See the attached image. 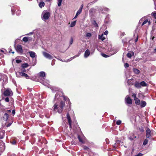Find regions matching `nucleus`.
Here are the masks:
<instances>
[{
	"label": "nucleus",
	"mask_w": 156,
	"mask_h": 156,
	"mask_svg": "<svg viewBox=\"0 0 156 156\" xmlns=\"http://www.w3.org/2000/svg\"><path fill=\"white\" fill-rule=\"evenodd\" d=\"M50 16V12L46 11H43L42 13L41 18L43 20H45L48 19Z\"/></svg>",
	"instance_id": "2"
},
{
	"label": "nucleus",
	"mask_w": 156,
	"mask_h": 156,
	"mask_svg": "<svg viewBox=\"0 0 156 156\" xmlns=\"http://www.w3.org/2000/svg\"><path fill=\"white\" fill-rule=\"evenodd\" d=\"M95 50V48H94L93 49H92L91 50V54H93Z\"/></svg>",
	"instance_id": "43"
},
{
	"label": "nucleus",
	"mask_w": 156,
	"mask_h": 156,
	"mask_svg": "<svg viewBox=\"0 0 156 156\" xmlns=\"http://www.w3.org/2000/svg\"><path fill=\"white\" fill-rule=\"evenodd\" d=\"M12 143L13 144H16V142L15 141H13V142H12Z\"/></svg>",
	"instance_id": "51"
},
{
	"label": "nucleus",
	"mask_w": 156,
	"mask_h": 156,
	"mask_svg": "<svg viewBox=\"0 0 156 156\" xmlns=\"http://www.w3.org/2000/svg\"><path fill=\"white\" fill-rule=\"evenodd\" d=\"M140 83L141 87H146L147 86V84L144 81H142Z\"/></svg>",
	"instance_id": "20"
},
{
	"label": "nucleus",
	"mask_w": 156,
	"mask_h": 156,
	"mask_svg": "<svg viewBox=\"0 0 156 156\" xmlns=\"http://www.w3.org/2000/svg\"><path fill=\"white\" fill-rule=\"evenodd\" d=\"M143 154L141 153H139L134 156H142Z\"/></svg>",
	"instance_id": "42"
},
{
	"label": "nucleus",
	"mask_w": 156,
	"mask_h": 156,
	"mask_svg": "<svg viewBox=\"0 0 156 156\" xmlns=\"http://www.w3.org/2000/svg\"><path fill=\"white\" fill-rule=\"evenodd\" d=\"M154 52L156 53V48H155L154 49Z\"/></svg>",
	"instance_id": "60"
},
{
	"label": "nucleus",
	"mask_w": 156,
	"mask_h": 156,
	"mask_svg": "<svg viewBox=\"0 0 156 156\" xmlns=\"http://www.w3.org/2000/svg\"><path fill=\"white\" fill-rule=\"evenodd\" d=\"M121 123V121L120 120H118L117 121L116 124L117 125H119Z\"/></svg>",
	"instance_id": "34"
},
{
	"label": "nucleus",
	"mask_w": 156,
	"mask_h": 156,
	"mask_svg": "<svg viewBox=\"0 0 156 156\" xmlns=\"http://www.w3.org/2000/svg\"><path fill=\"white\" fill-rule=\"evenodd\" d=\"M5 100L6 102H9V98L7 97L5 99Z\"/></svg>",
	"instance_id": "36"
},
{
	"label": "nucleus",
	"mask_w": 156,
	"mask_h": 156,
	"mask_svg": "<svg viewBox=\"0 0 156 156\" xmlns=\"http://www.w3.org/2000/svg\"><path fill=\"white\" fill-rule=\"evenodd\" d=\"M83 148L85 150H87V151H89V148L86 146H83Z\"/></svg>",
	"instance_id": "33"
},
{
	"label": "nucleus",
	"mask_w": 156,
	"mask_h": 156,
	"mask_svg": "<svg viewBox=\"0 0 156 156\" xmlns=\"http://www.w3.org/2000/svg\"><path fill=\"white\" fill-rule=\"evenodd\" d=\"M21 61L20 60H16V62L17 63H19L21 62Z\"/></svg>",
	"instance_id": "41"
},
{
	"label": "nucleus",
	"mask_w": 156,
	"mask_h": 156,
	"mask_svg": "<svg viewBox=\"0 0 156 156\" xmlns=\"http://www.w3.org/2000/svg\"><path fill=\"white\" fill-rule=\"evenodd\" d=\"M47 1H49L50 0H46Z\"/></svg>",
	"instance_id": "63"
},
{
	"label": "nucleus",
	"mask_w": 156,
	"mask_h": 156,
	"mask_svg": "<svg viewBox=\"0 0 156 156\" xmlns=\"http://www.w3.org/2000/svg\"><path fill=\"white\" fill-rule=\"evenodd\" d=\"M108 34V31L107 30H106L104 32V34L107 35Z\"/></svg>",
	"instance_id": "46"
},
{
	"label": "nucleus",
	"mask_w": 156,
	"mask_h": 156,
	"mask_svg": "<svg viewBox=\"0 0 156 156\" xmlns=\"http://www.w3.org/2000/svg\"><path fill=\"white\" fill-rule=\"evenodd\" d=\"M133 70L134 72L136 74H138L140 72V71L134 68Z\"/></svg>",
	"instance_id": "24"
},
{
	"label": "nucleus",
	"mask_w": 156,
	"mask_h": 156,
	"mask_svg": "<svg viewBox=\"0 0 156 156\" xmlns=\"http://www.w3.org/2000/svg\"><path fill=\"white\" fill-rule=\"evenodd\" d=\"M43 54L44 57L46 58L50 59H51L53 58V57L51 55L45 52H43Z\"/></svg>",
	"instance_id": "7"
},
{
	"label": "nucleus",
	"mask_w": 156,
	"mask_h": 156,
	"mask_svg": "<svg viewBox=\"0 0 156 156\" xmlns=\"http://www.w3.org/2000/svg\"><path fill=\"white\" fill-rule=\"evenodd\" d=\"M151 135V132L150 129L148 128H147V129L146 130V137L149 138L150 137Z\"/></svg>",
	"instance_id": "8"
},
{
	"label": "nucleus",
	"mask_w": 156,
	"mask_h": 156,
	"mask_svg": "<svg viewBox=\"0 0 156 156\" xmlns=\"http://www.w3.org/2000/svg\"><path fill=\"white\" fill-rule=\"evenodd\" d=\"M9 117L7 113H5L3 116V119L5 121H7Z\"/></svg>",
	"instance_id": "18"
},
{
	"label": "nucleus",
	"mask_w": 156,
	"mask_h": 156,
	"mask_svg": "<svg viewBox=\"0 0 156 156\" xmlns=\"http://www.w3.org/2000/svg\"><path fill=\"white\" fill-rule=\"evenodd\" d=\"M44 85L45 86H48V85H49V84L48 83H46V84H45L44 83H43Z\"/></svg>",
	"instance_id": "50"
},
{
	"label": "nucleus",
	"mask_w": 156,
	"mask_h": 156,
	"mask_svg": "<svg viewBox=\"0 0 156 156\" xmlns=\"http://www.w3.org/2000/svg\"><path fill=\"white\" fill-rule=\"evenodd\" d=\"M83 4H82L81 5L80 7V8L77 11L76 15L75 16V17L73 19H75L76 18L77 16L80 14V13L81 12L83 8Z\"/></svg>",
	"instance_id": "6"
},
{
	"label": "nucleus",
	"mask_w": 156,
	"mask_h": 156,
	"mask_svg": "<svg viewBox=\"0 0 156 156\" xmlns=\"http://www.w3.org/2000/svg\"><path fill=\"white\" fill-rule=\"evenodd\" d=\"M16 13L17 14V15H19L20 14L21 11H18L16 12Z\"/></svg>",
	"instance_id": "44"
},
{
	"label": "nucleus",
	"mask_w": 156,
	"mask_h": 156,
	"mask_svg": "<svg viewBox=\"0 0 156 156\" xmlns=\"http://www.w3.org/2000/svg\"><path fill=\"white\" fill-rule=\"evenodd\" d=\"M148 141V140L147 139H145L143 142V145H146L147 144Z\"/></svg>",
	"instance_id": "29"
},
{
	"label": "nucleus",
	"mask_w": 156,
	"mask_h": 156,
	"mask_svg": "<svg viewBox=\"0 0 156 156\" xmlns=\"http://www.w3.org/2000/svg\"><path fill=\"white\" fill-rule=\"evenodd\" d=\"M5 133V131L4 130L0 129V139L3 138Z\"/></svg>",
	"instance_id": "11"
},
{
	"label": "nucleus",
	"mask_w": 156,
	"mask_h": 156,
	"mask_svg": "<svg viewBox=\"0 0 156 156\" xmlns=\"http://www.w3.org/2000/svg\"><path fill=\"white\" fill-rule=\"evenodd\" d=\"M1 51L2 52H3V50H1Z\"/></svg>",
	"instance_id": "62"
},
{
	"label": "nucleus",
	"mask_w": 156,
	"mask_h": 156,
	"mask_svg": "<svg viewBox=\"0 0 156 156\" xmlns=\"http://www.w3.org/2000/svg\"><path fill=\"white\" fill-rule=\"evenodd\" d=\"M98 39L101 40L102 41H103L105 39V37H103V34H102L101 35H99L98 36Z\"/></svg>",
	"instance_id": "17"
},
{
	"label": "nucleus",
	"mask_w": 156,
	"mask_h": 156,
	"mask_svg": "<svg viewBox=\"0 0 156 156\" xmlns=\"http://www.w3.org/2000/svg\"><path fill=\"white\" fill-rule=\"evenodd\" d=\"M12 53H14V52H12Z\"/></svg>",
	"instance_id": "64"
},
{
	"label": "nucleus",
	"mask_w": 156,
	"mask_h": 156,
	"mask_svg": "<svg viewBox=\"0 0 156 156\" xmlns=\"http://www.w3.org/2000/svg\"><path fill=\"white\" fill-rule=\"evenodd\" d=\"M90 51L88 49H87L85 51L84 54V57L85 58L87 57L90 55Z\"/></svg>",
	"instance_id": "12"
},
{
	"label": "nucleus",
	"mask_w": 156,
	"mask_h": 156,
	"mask_svg": "<svg viewBox=\"0 0 156 156\" xmlns=\"http://www.w3.org/2000/svg\"><path fill=\"white\" fill-rule=\"evenodd\" d=\"M65 105V103L62 101H61L59 105L55 104L53 107V110L55 111H57L58 113H61Z\"/></svg>",
	"instance_id": "1"
},
{
	"label": "nucleus",
	"mask_w": 156,
	"mask_h": 156,
	"mask_svg": "<svg viewBox=\"0 0 156 156\" xmlns=\"http://www.w3.org/2000/svg\"><path fill=\"white\" fill-rule=\"evenodd\" d=\"M29 53L30 54V56L31 58H34L36 56V54L33 51H29Z\"/></svg>",
	"instance_id": "13"
},
{
	"label": "nucleus",
	"mask_w": 156,
	"mask_h": 156,
	"mask_svg": "<svg viewBox=\"0 0 156 156\" xmlns=\"http://www.w3.org/2000/svg\"><path fill=\"white\" fill-rule=\"evenodd\" d=\"M58 94L57 93H56L55 95V98H56L58 96Z\"/></svg>",
	"instance_id": "53"
},
{
	"label": "nucleus",
	"mask_w": 156,
	"mask_h": 156,
	"mask_svg": "<svg viewBox=\"0 0 156 156\" xmlns=\"http://www.w3.org/2000/svg\"><path fill=\"white\" fill-rule=\"evenodd\" d=\"M33 34V32H31L29 34Z\"/></svg>",
	"instance_id": "59"
},
{
	"label": "nucleus",
	"mask_w": 156,
	"mask_h": 156,
	"mask_svg": "<svg viewBox=\"0 0 156 156\" xmlns=\"http://www.w3.org/2000/svg\"><path fill=\"white\" fill-rule=\"evenodd\" d=\"M12 94L13 93L12 91L9 89H7L4 93V95L6 96H11Z\"/></svg>",
	"instance_id": "4"
},
{
	"label": "nucleus",
	"mask_w": 156,
	"mask_h": 156,
	"mask_svg": "<svg viewBox=\"0 0 156 156\" xmlns=\"http://www.w3.org/2000/svg\"><path fill=\"white\" fill-rule=\"evenodd\" d=\"M73 40L72 38H71V40L69 42V43L70 44H72L73 43Z\"/></svg>",
	"instance_id": "39"
},
{
	"label": "nucleus",
	"mask_w": 156,
	"mask_h": 156,
	"mask_svg": "<svg viewBox=\"0 0 156 156\" xmlns=\"http://www.w3.org/2000/svg\"><path fill=\"white\" fill-rule=\"evenodd\" d=\"M63 98H64V99L65 100V101H66V100H68V103H69V105H70V102L69 101V99H68L67 98H66L65 96H63Z\"/></svg>",
	"instance_id": "30"
},
{
	"label": "nucleus",
	"mask_w": 156,
	"mask_h": 156,
	"mask_svg": "<svg viewBox=\"0 0 156 156\" xmlns=\"http://www.w3.org/2000/svg\"><path fill=\"white\" fill-rule=\"evenodd\" d=\"M124 66L126 68H127L129 67V65L127 63H126L124 64Z\"/></svg>",
	"instance_id": "37"
},
{
	"label": "nucleus",
	"mask_w": 156,
	"mask_h": 156,
	"mask_svg": "<svg viewBox=\"0 0 156 156\" xmlns=\"http://www.w3.org/2000/svg\"><path fill=\"white\" fill-rule=\"evenodd\" d=\"M101 55L103 57H105V58L108 57L109 56L108 55H106L104 53H102Z\"/></svg>",
	"instance_id": "32"
},
{
	"label": "nucleus",
	"mask_w": 156,
	"mask_h": 156,
	"mask_svg": "<svg viewBox=\"0 0 156 156\" xmlns=\"http://www.w3.org/2000/svg\"><path fill=\"white\" fill-rule=\"evenodd\" d=\"M140 131H141L142 132H143L144 131V130L143 129V128H140Z\"/></svg>",
	"instance_id": "47"
},
{
	"label": "nucleus",
	"mask_w": 156,
	"mask_h": 156,
	"mask_svg": "<svg viewBox=\"0 0 156 156\" xmlns=\"http://www.w3.org/2000/svg\"><path fill=\"white\" fill-rule=\"evenodd\" d=\"M108 140V139H106V142H107V144H108L109 143H108V142H107Z\"/></svg>",
	"instance_id": "57"
},
{
	"label": "nucleus",
	"mask_w": 156,
	"mask_h": 156,
	"mask_svg": "<svg viewBox=\"0 0 156 156\" xmlns=\"http://www.w3.org/2000/svg\"><path fill=\"white\" fill-rule=\"evenodd\" d=\"M32 38H30L27 37H24L23 39V41H24L26 42L27 41H31L32 40Z\"/></svg>",
	"instance_id": "14"
},
{
	"label": "nucleus",
	"mask_w": 156,
	"mask_h": 156,
	"mask_svg": "<svg viewBox=\"0 0 156 156\" xmlns=\"http://www.w3.org/2000/svg\"><path fill=\"white\" fill-rule=\"evenodd\" d=\"M152 14L153 16L154 17L155 19H156V13L153 12Z\"/></svg>",
	"instance_id": "38"
},
{
	"label": "nucleus",
	"mask_w": 156,
	"mask_h": 156,
	"mask_svg": "<svg viewBox=\"0 0 156 156\" xmlns=\"http://www.w3.org/2000/svg\"><path fill=\"white\" fill-rule=\"evenodd\" d=\"M134 86L138 88H140L141 87L140 83L138 82L135 83Z\"/></svg>",
	"instance_id": "16"
},
{
	"label": "nucleus",
	"mask_w": 156,
	"mask_h": 156,
	"mask_svg": "<svg viewBox=\"0 0 156 156\" xmlns=\"http://www.w3.org/2000/svg\"><path fill=\"white\" fill-rule=\"evenodd\" d=\"M93 8H91V9L90 10H89V13H91L92 12H93Z\"/></svg>",
	"instance_id": "45"
},
{
	"label": "nucleus",
	"mask_w": 156,
	"mask_h": 156,
	"mask_svg": "<svg viewBox=\"0 0 156 156\" xmlns=\"http://www.w3.org/2000/svg\"><path fill=\"white\" fill-rule=\"evenodd\" d=\"M79 55H80V54H79V55H78V56H74L73 57V58H75V57H77V56H79Z\"/></svg>",
	"instance_id": "61"
},
{
	"label": "nucleus",
	"mask_w": 156,
	"mask_h": 156,
	"mask_svg": "<svg viewBox=\"0 0 156 156\" xmlns=\"http://www.w3.org/2000/svg\"><path fill=\"white\" fill-rule=\"evenodd\" d=\"M132 54H134V53L133 52H129L127 54V56L129 58H130L132 57Z\"/></svg>",
	"instance_id": "21"
},
{
	"label": "nucleus",
	"mask_w": 156,
	"mask_h": 156,
	"mask_svg": "<svg viewBox=\"0 0 156 156\" xmlns=\"http://www.w3.org/2000/svg\"><path fill=\"white\" fill-rule=\"evenodd\" d=\"M78 139L80 142H81L82 143H84V142L83 141V139H82L80 137V136L79 135H78Z\"/></svg>",
	"instance_id": "25"
},
{
	"label": "nucleus",
	"mask_w": 156,
	"mask_h": 156,
	"mask_svg": "<svg viewBox=\"0 0 156 156\" xmlns=\"http://www.w3.org/2000/svg\"><path fill=\"white\" fill-rule=\"evenodd\" d=\"M22 71H23V72H25L26 70H25V69H22Z\"/></svg>",
	"instance_id": "58"
},
{
	"label": "nucleus",
	"mask_w": 156,
	"mask_h": 156,
	"mask_svg": "<svg viewBox=\"0 0 156 156\" xmlns=\"http://www.w3.org/2000/svg\"><path fill=\"white\" fill-rule=\"evenodd\" d=\"M136 94L134 93H133L132 96L134 98V99H135V98H137L136 97Z\"/></svg>",
	"instance_id": "40"
},
{
	"label": "nucleus",
	"mask_w": 156,
	"mask_h": 156,
	"mask_svg": "<svg viewBox=\"0 0 156 156\" xmlns=\"http://www.w3.org/2000/svg\"><path fill=\"white\" fill-rule=\"evenodd\" d=\"M11 124H12V123H9L8 124V125L7 126V127H9V126H10L11 125Z\"/></svg>",
	"instance_id": "49"
},
{
	"label": "nucleus",
	"mask_w": 156,
	"mask_h": 156,
	"mask_svg": "<svg viewBox=\"0 0 156 156\" xmlns=\"http://www.w3.org/2000/svg\"><path fill=\"white\" fill-rule=\"evenodd\" d=\"M67 118L68 120L69 124V127L70 128H71V123L72 121L71 120V119L70 116V115L68 113L67 114Z\"/></svg>",
	"instance_id": "9"
},
{
	"label": "nucleus",
	"mask_w": 156,
	"mask_h": 156,
	"mask_svg": "<svg viewBox=\"0 0 156 156\" xmlns=\"http://www.w3.org/2000/svg\"><path fill=\"white\" fill-rule=\"evenodd\" d=\"M62 0H58V6H61Z\"/></svg>",
	"instance_id": "28"
},
{
	"label": "nucleus",
	"mask_w": 156,
	"mask_h": 156,
	"mask_svg": "<svg viewBox=\"0 0 156 156\" xmlns=\"http://www.w3.org/2000/svg\"><path fill=\"white\" fill-rule=\"evenodd\" d=\"M125 100L126 103L129 105L131 104H132V100L128 95H127L126 97L125 98Z\"/></svg>",
	"instance_id": "5"
},
{
	"label": "nucleus",
	"mask_w": 156,
	"mask_h": 156,
	"mask_svg": "<svg viewBox=\"0 0 156 156\" xmlns=\"http://www.w3.org/2000/svg\"><path fill=\"white\" fill-rule=\"evenodd\" d=\"M148 22V20H145L142 23V26H143L144 25V24H146Z\"/></svg>",
	"instance_id": "35"
},
{
	"label": "nucleus",
	"mask_w": 156,
	"mask_h": 156,
	"mask_svg": "<svg viewBox=\"0 0 156 156\" xmlns=\"http://www.w3.org/2000/svg\"><path fill=\"white\" fill-rule=\"evenodd\" d=\"M11 11H12V14H13V13L15 12V11L14 10H13L12 9H11Z\"/></svg>",
	"instance_id": "56"
},
{
	"label": "nucleus",
	"mask_w": 156,
	"mask_h": 156,
	"mask_svg": "<svg viewBox=\"0 0 156 156\" xmlns=\"http://www.w3.org/2000/svg\"><path fill=\"white\" fill-rule=\"evenodd\" d=\"M22 67L23 68H27L28 66V65L27 63H26L24 64H23L22 65Z\"/></svg>",
	"instance_id": "26"
},
{
	"label": "nucleus",
	"mask_w": 156,
	"mask_h": 156,
	"mask_svg": "<svg viewBox=\"0 0 156 156\" xmlns=\"http://www.w3.org/2000/svg\"><path fill=\"white\" fill-rule=\"evenodd\" d=\"M147 23H148V25H150L151 24V22H150V21H148Z\"/></svg>",
	"instance_id": "55"
},
{
	"label": "nucleus",
	"mask_w": 156,
	"mask_h": 156,
	"mask_svg": "<svg viewBox=\"0 0 156 156\" xmlns=\"http://www.w3.org/2000/svg\"><path fill=\"white\" fill-rule=\"evenodd\" d=\"M39 75L41 77H44L45 76V73L44 72H41L40 73Z\"/></svg>",
	"instance_id": "22"
},
{
	"label": "nucleus",
	"mask_w": 156,
	"mask_h": 156,
	"mask_svg": "<svg viewBox=\"0 0 156 156\" xmlns=\"http://www.w3.org/2000/svg\"><path fill=\"white\" fill-rule=\"evenodd\" d=\"M137 40H138V37H137L136 38V39L135 40V42H136L137 41Z\"/></svg>",
	"instance_id": "52"
},
{
	"label": "nucleus",
	"mask_w": 156,
	"mask_h": 156,
	"mask_svg": "<svg viewBox=\"0 0 156 156\" xmlns=\"http://www.w3.org/2000/svg\"><path fill=\"white\" fill-rule=\"evenodd\" d=\"M16 50L17 52L20 53H22L23 52L22 46L20 45H18L16 48Z\"/></svg>",
	"instance_id": "10"
},
{
	"label": "nucleus",
	"mask_w": 156,
	"mask_h": 156,
	"mask_svg": "<svg viewBox=\"0 0 156 156\" xmlns=\"http://www.w3.org/2000/svg\"><path fill=\"white\" fill-rule=\"evenodd\" d=\"M140 105L141 107L143 108L146 105V103L145 101H142L140 103Z\"/></svg>",
	"instance_id": "15"
},
{
	"label": "nucleus",
	"mask_w": 156,
	"mask_h": 156,
	"mask_svg": "<svg viewBox=\"0 0 156 156\" xmlns=\"http://www.w3.org/2000/svg\"><path fill=\"white\" fill-rule=\"evenodd\" d=\"M11 112V111L10 110H9L7 111V112L8 113H10V112Z\"/></svg>",
	"instance_id": "54"
},
{
	"label": "nucleus",
	"mask_w": 156,
	"mask_h": 156,
	"mask_svg": "<svg viewBox=\"0 0 156 156\" xmlns=\"http://www.w3.org/2000/svg\"><path fill=\"white\" fill-rule=\"evenodd\" d=\"M91 36V34L90 33H87L86 34V37H90Z\"/></svg>",
	"instance_id": "31"
},
{
	"label": "nucleus",
	"mask_w": 156,
	"mask_h": 156,
	"mask_svg": "<svg viewBox=\"0 0 156 156\" xmlns=\"http://www.w3.org/2000/svg\"><path fill=\"white\" fill-rule=\"evenodd\" d=\"M12 113L13 114V115H14L15 114V110H12Z\"/></svg>",
	"instance_id": "48"
},
{
	"label": "nucleus",
	"mask_w": 156,
	"mask_h": 156,
	"mask_svg": "<svg viewBox=\"0 0 156 156\" xmlns=\"http://www.w3.org/2000/svg\"><path fill=\"white\" fill-rule=\"evenodd\" d=\"M76 23V21H74L72 22L71 23V24L70 25V27H74Z\"/></svg>",
	"instance_id": "27"
},
{
	"label": "nucleus",
	"mask_w": 156,
	"mask_h": 156,
	"mask_svg": "<svg viewBox=\"0 0 156 156\" xmlns=\"http://www.w3.org/2000/svg\"><path fill=\"white\" fill-rule=\"evenodd\" d=\"M16 75L17 77H20L21 76H24L26 77L27 79H29V76L27 74L23 72H17L16 73Z\"/></svg>",
	"instance_id": "3"
},
{
	"label": "nucleus",
	"mask_w": 156,
	"mask_h": 156,
	"mask_svg": "<svg viewBox=\"0 0 156 156\" xmlns=\"http://www.w3.org/2000/svg\"><path fill=\"white\" fill-rule=\"evenodd\" d=\"M39 6L40 8H42L44 5V3L43 2H41L39 3Z\"/></svg>",
	"instance_id": "23"
},
{
	"label": "nucleus",
	"mask_w": 156,
	"mask_h": 156,
	"mask_svg": "<svg viewBox=\"0 0 156 156\" xmlns=\"http://www.w3.org/2000/svg\"><path fill=\"white\" fill-rule=\"evenodd\" d=\"M134 100L135 101V103L137 105H139L140 104V100L138 98H135L134 99Z\"/></svg>",
	"instance_id": "19"
}]
</instances>
